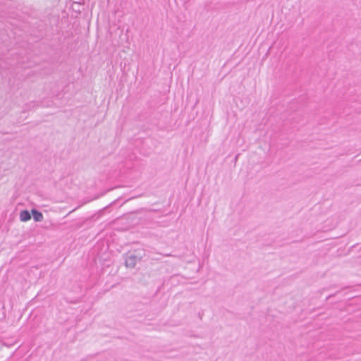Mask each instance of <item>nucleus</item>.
I'll use <instances>...</instances> for the list:
<instances>
[{
	"label": "nucleus",
	"mask_w": 361,
	"mask_h": 361,
	"mask_svg": "<svg viewBox=\"0 0 361 361\" xmlns=\"http://www.w3.org/2000/svg\"><path fill=\"white\" fill-rule=\"evenodd\" d=\"M31 213L35 221L40 222L43 220V214L42 212L37 211L35 209H32Z\"/></svg>",
	"instance_id": "2"
},
{
	"label": "nucleus",
	"mask_w": 361,
	"mask_h": 361,
	"mask_svg": "<svg viewBox=\"0 0 361 361\" xmlns=\"http://www.w3.org/2000/svg\"><path fill=\"white\" fill-rule=\"evenodd\" d=\"M140 258L133 254H127L125 258V265L128 268H134Z\"/></svg>",
	"instance_id": "1"
},
{
	"label": "nucleus",
	"mask_w": 361,
	"mask_h": 361,
	"mask_svg": "<svg viewBox=\"0 0 361 361\" xmlns=\"http://www.w3.org/2000/svg\"><path fill=\"white\" fill-rule=\"evenodd\" d=\"M31 219V214L27 210H23L20 214V219L22 221H27Z\"/></svg>",
	"instance_id": "3"
}]
</instances>
